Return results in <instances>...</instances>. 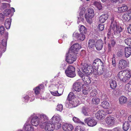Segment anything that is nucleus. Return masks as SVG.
<instances>
[{"mask_svg":"<svg viewBox=\"0 0 131 131\" xmlns=\"http://www.w3.org/2000/svg\"><path fill=\"white\" fill-rule=\"evenodd\" d=\"M61 120L60 116L58 114H55L51 119L52 124L47 122L44 125L45 130L47 131H52L55 128L57 129H59L61 127Z\"/></svg>","mask_w":131,"mask_h":131,"instance_id":"1","label":"nucleus"},{"mask_svg":"<svg viewBox=\"0 0 131 131\" xmlns=\"http://www.w3.org/2000/svg\"><path fill=\"white\" fill-rule=\"evenodd\" d=\"M118 76L121 81L125 82L130 78L131 71L127 70L121 71L118 73Z\"/></svg>","mask_w":131,"mask_h":131,"instance_id":"2","label":"nucleus"},{"mask_svg":"<svg viewBox=\"0 0 131 131\" xmlns=\"http://www.w3.org/2000/svg\"><path fill=\"white\" fill-rule=\"evenodd\" d=\"M81 69L83 73V74L88 75L90 73L93 72V68L91 66L88 65V64L84 62L82 63L81 66Z\"/></svg>","mask_w":131,"mask_h":131,"instance_id":"3","label":"nucleus"},{"mask_svg":"<svg viewBox=\"0 0 131 131\" xmlns=\"http://www.w3.org/2000/svg\"><path fill=\"white\" fill-rule=\"evenodd\" d=\"M110 29L114 31V34L115 35L120 34L122 31L121 27L119 26L118 23L114 21H112Z\"/></svg>","mask_w":131,"mask_h":131,"instance_id":"4","label":"nucleus"},{"mask_svg":"<svg viewBox=\"0 0 131 131\" xmlns=\"http://www.w3.org/2000/svg\"><path fill=\"white\" fill-rule=\"evenodd\" d=\"M77 54L72 52L71 50H69L67 54L66 61L69 63H72L75 61L77 58Z\"/></svg>","mask_w":131,"mask_h":131,"instance_id":"5","label":"nucleus"},{"mask_svg":"<svg viewBox=\"0 0 131 131\" xmlns=\"http://www.w3.org/2000/svg\"><path fill=\"white\" fill-rule=\"evenodd\" d=\"M38 117L40 122V126L43 128L45 124L49 121L48 117L45 114H43L39 115Z\"/></svg>","mask_w":131,"mask_h":131,"instance_id":"6","label":"nucleus"},{"mask_svg":"<svg viewBox=\"0 0 131 131\" xmlns=\"http://www.w3.org/2000/svg\"><path fill=\"white\" fill-rule=\"evenodd\" d=\"M75 68L72 66H69L65 70L66 75L70 77L73 78L75 76Z\"/></svg>","mask_w":131,"mask_h":131,"instance_id":"7","label":"nucleus"},{"mask_svg":"<svg viewBox=\"0 0 131 131\" xmlns=\"http://www.w3.org/2000/svg\"><path fill=\"white\" fill-rule=\"evenodd\" d=\"M84 122L88 125L90 127L95 126L97 124V121L94 118L90 117L85 118L84 119Z\"/></svg>","mask_w":131,"mask_h":131,"instance_id":"8","label":"nucleus"},{"mask_svg":"<svg viewBox=\"0 0 131 131\" xmlns=\"http://www.w3.org/2000/svg\"><path fill=\"white\" fill-rule=\"evenodd\" d=\"M8 34L7 32H5L4 33L5 39H3L2 41V47L0 46V51L1 52H4L5 51L7 45V41Z\"/></svg>","mask_w":131,"mask_h":131,"instance_id":"9","label":"nucleus"},{"mask_svg":"<svg viewBox=\"0 0 131 131\" xmlns=\"http://www.w3.org/2000/svg\"><path fill=\"white\" fill-rule=\"evenodd\" d=\"M103 63L101 60L99 59H96L93 61L92 64L93 66L92 67V68L94 70H97L100 64L102 66V65H103Z\"/></svg>","mask_w":131,"mask_h":131,"instance_id":"10","label":"nucleus"},{"mask_svg":"<svg viewBox=\"0 0 131 131\" xmlns=\"http://www.w3.org/2000/svg\"><path fill=\"white\" fill-rule=\"evenodd\" d=\"M78 74L84 82H85L87 84H89L91 83V78L88 76L84 75L81 72H79Z\"/></svg>","mask_w":131,"mask_h":131,"instance_id":"11","label":"nucleus"},{"mask_svg":"<svg viewBox=\"0 0 131 131\" xmlns=\"http://www.w3.org/2000/svg\"><path fill=\"white\" fill-rule=\"evenodd\" d=\"M84 86V85L81 82H79L75 83L73 85V89L75 91L79 92L81 91V87H83Z\"/></svg>","mask_w":131,"mask_h":131,"instance_id":"12","label":"nucleus"},{"mask_svg":"<svg viewBox=\"0 0 131 131\" xmlns=\"http://www.w3.org/2000/svg\"><path fill=\"white\" fill-rule=\"evenodd\" d=\"M106 114L104 111L100 110L97 111L96 113L95 116L97 119L100 120L103 119L105 117Z\"/></svg>","mask_w":131,"mask_h":131,"instance_id":"13","label":"nucleus"},{"mask_svg":"<svg viewBox=\"0 0 131 131\" xmlns=\"http://www.w3.org/2000/svg\"><path fill=\"white\" fill-rule=\"evenodd\" d=\"M127 66V62L125 60L122 59L119 61L118 64V67L119 69L122 70L125 68Z\"/></svg>","mask_w":131,"mask_h":131,"instance_id":"14","label":"nucleus"},{"mask_svg":"<svg viewBox=\"0 0 131 131\" xmlns=\"http://www.w3.org/2000/svg\"><path fill=\"white\" fill-rule=\"evenodd\" d=\"M31 123L32 125L36 126L38 125L40 126L39 118L36 115L34 116L31 120Z\"/></svg>","mask_w":131,"mask_h":131,"instance_id":"15","label":"nucleus"},{"mask_svg":"<svg viewBox=\"0 0 131 131\" xmlns=\"http://www.w3.org/2000/svg\"><path fill=\"white\" fill-rule=\"evenodd\" d=\"M81 48V46L79 44L75 43L72 45L69 50H71L72 52L77 54V51Z\"/></svg>","mask_w":131,"mask_h":131,"instance_id":"16","label":"nucleus"},{"mask_svg":"<svg viewBox=\"0 0 131 131\" xmlns=\"http://www.w3.org/2000/svg\"><path fill=\"white\" fill-rule=\"evenodd\" d=\"M63 130L65 131H71L73 129V126L71 124L64 123L62 126Z\"/></svg>","mask_w":131,"mask_h":131,"instance_id":"17","label":"nucleus"},{"mask_svg":"<svg viewBox=\"0 0 131 131\" xmlns=\"http://www.w3.org/2000/svg\"><path fill=\"white\" fill-rule=\"evenodd\" d=\"M103 43V41L101 40H99L96 42L95 47L96 49L98 50H100L102 49Z\"/></svg>","mask_w":131,"mask_h":131,"instance_id":"18","label":"nucleus"},{"mask_svg":"<svg viewBox=\"0 0 131 131\" xmlns=\"http://www.w3.org/2000/svg\"><path fill=\"white\" fill-rule=\"evenodd\" d=\"M104 66L103 65H102L101 69H100L99 70H93V72L92 73H93L94 74H98L99 75H101L104 72Z\"/></svg>","mask_w":131,"mask_h":131,"instance_id":"19","label":"nucleus"},{"mask_svg":"<svg viewBox=\"0 0 131 131\" xmlns=\"http://www.w3.org/2000/svg\"><path fill=\"white\" fill-rule=\"evenodd\" d=\"M24 128L25 131H34V127L30 124H25Z\"/></svg>","mask_w":131,"mask_h":131,"instance_id":"20","label":"nucleus"},{"mask_svg":"<svg viewBox=\"0 0 131 131\" xmlns=\"http://www.w3.org/2000/svg\"><path fill=\"white\" fill-rule=\"evenodd\" d=\"M108 17L107 14H103L100 16L99 18V21L101 23H103Z\"/></svg>","mask_w":131,"mask_h":131,"instance_id":"21","label":"nucleus"},{"mask_svg":"<svg viewBox=\"0 0 131 131\" xmlns=\"http://www.w3.org/2000/svg\"><path fill=\"white\" fill-rule=\"evenodd\" d=\"M82 113L85 116H89L90 115V110L89 109L84 107L82 108Z\"/></svg>","mask_w":131,"mask_h":131,"instance_id":"22","label":"nucleus"},{"mask_svg":"<svg viewBox=\"0 0 131 131\" xmlns=\"http://www.w3.org/2000/svg\"><path fill=\"white\" fill-rule=\"evenodd\" d=\"M125 57H129L131 55V47H127L125 48Z\"/></svg>","mask_w":131,"mask_h":131,"instance_id":"23","label":"nucleus"},{"mask_svg":"<svg viewBox=\"0 0 131 131\" xmlns=\"http://www.w3.org/2000/svg\"><path fill=\"white\" fill-rule=\"evenodd\" d=\"M114 118L111 116H109L107 117L106 120V123L108 125H112L114 123Z\"/></svg>","mask_w":131,"mask_h":131,"instance_id":"24","label":"nucleus"},{"mask_svg":"<svg viewBox=\"0 0 131 131\" xmlns=\"http://www.w3.org/2000/svg\"><path fill=\"white\" fill-rule=\"evenodd\" d=\"M127 99L125 96H122L119 97V102L121 104H123L125 103L127 101Z\"/></svg>","mask_w":131,"mask_h":131,"instance_id":"25","label":"nucleus"},{"mask_svg":"<svg viewBox=\"0 0 131 131\" xmlns=\"http://www.w3.org/2000/svg\"><path fill=\"white\" fill-rule=\"evenodd\" d=\"M11 22V19L10 18H7L4 24L5 26L7 29H8L10 28Z\"/></svg>","mask_w":131,"mask_h":131,"instance_id":"26","label":"nucleus"},{"mask_svg":"<svg viewBox=\"0 0 131 131\" xmlns=\"http://www.w3.org/2000/svg\"><path fill=\"white\" fill-rule=\"evenodd\" d=\"M130 125L128 121H125L123 123V130L125 131H127L129 128Z\"/></svg>","mask_w":131,"mask_h":131,"instance_id":"27","label":"nucleus"},{"mask_svg":"<svg viewBox=\"0 0 131 131\" xmlns=\"http://www.w3.org/2000/svg\"><path fill=\"white\" fill-rule=\"evenodd\" d=\"M118 9L120 13L124 12L127 10V7L126 5L123 4L121 7H118Z\"/></svg>","mask_w":131,"mask_h":131,"instance_id":"28","label":"nucleus"},{"mask_svg":"<svg viewBox=\"0 0 131 131\" xmlns=\"http://www.w3.org/2000/svg\"><path fill=\"white\" fill-rule=\"evenodd\" d=\"M61 90V92L60 93H58V91H55L51 92V93L52 95L54 96H59L62 94L63 91V90L62 89H59V91Z\"/></svg>","mask_w":131,"mask_h":131,"instance_id":"29","label":"nucleus"},{"mask_svg":"<svg viewBox=\"0 0 131 131\" xmlns=\"http://www.w3.org/2000/svg\"><path fill=\"white\" fill-rule=\"evenodd\" d=\"M110 86L112 89L115 88L117 86V84L115 80H111L110 81Z\"/></svg>","mask_w":131,"mask_h":131,"instance_id":"30","label":"nucleus"},{"mask_svg":"<svg viewBox=\"0 0 131 131\" xmlns=\"http://www.w3.org/2000/svg\"><path fill=\"white\" fill-rule=\"evenodd\" d=\"M44 86L43 85L41 84L40 85L36 87L35 89H34L35 93L36 94H38L39 93V91L40 89L43 88Z\"/></svg>","mask_w":131,"mask_h":131,"instance_id":"31","label":"nucleus"},{"mask_svg":"<svg viewBox=\"0 0 131 131\" xmlns=\"http://www.w3.org/2000/svg\"><path fill=\"white\" fill-rule=\"evenodd\" d=\"M125 89L126 91H128V95L130 96L131 95L129 94L130 93H131V84L128 83L126 84L125 85Z\"/></svg>","mask_w":131,"mask_h":131,"instance_id":"32","label":"nucleus"},{"mask_svg":"<svg viewBox=\"0 0 131 131\" xmlns=\"http://www.w3.org/2000/svg\"><path fill=\"white\" fill-rule=\"evenodd\" d=\"M116 114L117 115V116H119L121 117H125L127 113L125 111L122 110L120 111L119 112H117Z\"/></svg>","mask_w":131,"mask_h":131,"instance_id":"33","label":"nucleus"},{"mask_svg":"<svg viewBox=\"0 0 131 131\" xmlns=\"http://www.w3.org/2000/svg\"><path fill=\"white\" fill-rule=\"evenodd\" d=\"M85 17L87 22L91 24L92 22V18L93 16H89L87 14H85Z\"/></svg>","mask_w":131,"mask_h":131,"instance_id":"34","label":"nucleus"},{"mask_svg":"<svg viewBox=\"0 0 131 131\" xmlns=\"http://www.w3.org/2000/svg\"><path fill=\"white\" fill-rule=\"evenodd\" d=\"M69 105L70 106L72 105L70 107H69L71 108L72 107H74L78 106L77 102L73 99L72 100H70L69 101Z\"/></svg>","mask_w":131,"mask_h":131,"instance_id":"35","label":"nucleus"},{"mask_svg":"<svg viewBox=\"0 0 131 131\" xmlns=\"http://www.w3.org/2000/svg\"><path fill=\"white\" fill-rule=\"evenodd\" d=\"M92 102L93 104L96 105L98 104L100 102V99L97 97H94L92 99Z\"/></svg>","mask_w":131,"mask_h":131,"instance_id":"36","label":"nucleus"},{"mask_svg":"<svg viewBox=\"0 0 131 131\" xmlns=\"http://www.w3.org/2000/svg\"><path fill=\"white\" fill-rule=\"evenodd\" d=\"M101 105L103 108H107L109 107L110 104L107 101H104L102 102Z\"/></svg>","mask_w":131,"mask_h":131,"instance_id":"37","label":"nucleus"},{"mask_svg":"<svg viewBox=\"0 0 131 131\" xmlns=\"http://www.w3.org/2000/svg\"><path fill=\"white\" fill-rule=\"evenodd\" d=\"M93 4L99 10H100L102 9V6L101 3L97 2H95Z\"/></svg>","mask_w":131,"mask_h":131,"instance_id":"38","label":"nucleus"},{"mask_svg":"<svg viewBox=\"0 0 131 131\" xmlns=\"http://www.w3.org/2000/svg\"><path fill=\"white\" fill-rule=\"evenodd\" d=\"M122 18L124 20L127 21H128L130 20L128 14L127 13V12L124 13L122 15Z\"/></svg>","mask_w":131,"mask_h":131,"instance_id":"39","label":"nucleus"},{"mask_svg":"<svg viewBox=\"0 0 131 131\" xmlns=\"http://www.w3.org/2000/svg\"><path fill=\"white\" fill-rule=\"evenodd\" d=\"M95 42L94 40H89L88 42V47L90 48H92L93 47L95 44Z\"/></svg>","mask_w":131,"mask_h":131,"instance_id":"40","label":"nucleus"},{"mask_svg":"<svg viewBox=\"0 0 131 131\" xmlns=\"http://www.w3.org/2000/svg\"><path fill=\"white\" fill-rule=\"evenodd\" d=\"M88 15L94 16V13L93 9V8H90L88 9Z\"/></svg>","mask_w":131,"mask_h":131,"instance_id":"41","label":"nucleus"},{"mask_svg":"<svg viewBox=\"0 0 131 131\" xmlns=\"http://www.w3.org/2000/svg\"><path fill=\"white\" fill-rule=\"evenodd\" d=\"M80 30L81 34H85L86 32V28L83 25H81L80 26Z\"/></svg>","mask_w":131,"mask_h":131,"instance_id":"42","label":"nucleus"},{"mask_svg":"<svg viewBox=\"0 0 131 131\" xmlns=\"http://www.w3.org/2000/svg\"><path fill=\"white\" fill-rule=\"evenodd\" d=\"M125 43L130 46H131V38H126L124 40Z\"/></svg>","mask_w":131,"mask_h":131,"instance_id":"43","label":"nucleus"},{"mask_svg":"<svg viewBox=\"0 0 131 131\" xmlns=\"http://www.w3.org/2000/svg\"><path fill=\"white\" fill-rule=\"evenodd\" d=\"M73 120L75 123H80L82 125H85L84 123L83 122L81 121L77 117H74L73 118Z\"/></svg>","mask_w":131,"mask_h":131,"instance_id":"44","label":"nucleus"},{"mask_svg":"<svg viewBox=\"0 0 131 131\" xmlns=\"http://www.w3.org/2000/svg\"><path fill=\"white\" fill-rule=\"evenodd\" d=\"M75 97L74 94L72 92H70L68 95V99L69 101L72 100Z\"/></svg>","mask_w":131,"mask_h":131,"instance_id":"45","label":"nucleus"},{"mask_svg":"<svg viewBox=\"0 0 131 131\" xmlns=\"http://www.w3.org/2000/svg\"><path fill=\"white\" fill-rule=\"evenodd\" d=\"M11 11L10 9H7L4 10L3 13L5 16H8L11 13Z\"/></svg>","mask_w":131,"mask_h":131,"instance_id":"46","label":"nucleus"},{"mask_svg":"<svg viewBox=\"0 0 131 131\" xmlns=\"http://www.w3.org/2000/svg\"><path fill=\"white\" fill-rule=\"evenodd\" d=\"M85 38V35L81 33L80 34V35L79 36V38H78V40L81 41H83L84 40Z\"/></svg>","mask_w":131,"mask_h":131,"instance_id":"47","label":"nucleus"},{"mask_svg":"<svg viewBox=\"0 0 131 131\" xmlns=\"http://www.w3.org/2000/svg\"><path fill=\"white\" fill-rule=\"evenodd\" d=\"M84 129L81 126H77L76 127L75 131H84Z\"/></svg>","mask_w":131,"mask_h":131,"instance_id":"48","label":"nucleus"},{"mask_svg":"<svg viewBox=\"0 0 131 131\" xmlns=\"http://www.w3.org/2000/svg\"><path fill=\"white\" fill-rule=\"evenodd\" d=\"M63 109V106L61 104H59L57 106V111L61 112Z\"/></svg>","mask_w":131,"mask_h":131,"instance_id":"49","label":"nucleus"},{"mask_svg":"<svg viewBox=\"0 0 131 131\" xmlns=\"http://www.w3.org/2000/svg\"><path fill=\"white\" fill-rule=\"evenodd\" d=\"M97 92L95 90H93L90 94L91 97H95V96L97 94Z\"/></svg>","mask_w":131,"mask_h":131,"instance_id":"50","label":"nucleus"},{"mask_svg":"<svg viewBox=\"0 0 131 131\" xmlns=\"http://www.w3.org/2000/svg\"><path fill=\"white\" fill-rule=\"evenodd\" d=\"M89 88V87L87 86V88H86L85 89H84L83 90V93L85 94H88V92L90 91V90L89 89H88Z\"/></svg>","mask_w":131,"mask_h":131,"instance_id":"51","label":"nucleus"},{"mask_svg":"<svg viewBox=\"0 0 131 131\" xmlns=\"http://www.w3.org/2000/svg\"><path fill=\"white\" fill-rule=\"evenodd\" d=\"M5 29L4 27L3 26H1L0 27V34L3 35Z\"/></svg>","mask_w":131,"mask_h":131,"instance_id":"52","label":"nucleus"},{"mask_svg":"<svg viewBox=\"0 0 131 131\" xmlns=\"http://www.w3.org/2000/svg\"><path fill=\"white\" fill-rule=\"evenodd\" d=\"M80 35V34H79L78 32H74L73 34V37L77 39H78Z\"/></svg>","mask_w":131,"mask_h":131,"instance_id":"53","label":"nucleus"},{"mask_svg":"<svg viewBox=\"0 0 131 131\" xmlns=\"http://www.w3.org/2000/svg\"><path fill=\"white\" fill-rule=\"evenodd\" d=\"M33 96V94H31V95H30V96H26L25 97H24V98L26 101H27L29 100L30 98H31Z\"/></svg>","mask_w":131,"mask_h":131,"instance_id":"54","label":"nucleus"},{"mask_svg":"<svg viewBox=\"0 0 131 131\" xmlns=\"http://www.w3.org/2000/svg\"><path fill=\"white\" fill-rule=\"evenodd\" d=\"M98 28L100 30L102 31L104 29V26L103 24H99L98 26Z\"/></svg>","mask_w":131,"mask_h":131,"instance_id":"55","label":"nucleus"},{"mask_svg":"<svg viewBox=\"0 0 131 131\" xmlns=\"http://www.w3.org/2000/svg\"><path fill=\"white\" fill-rule=\"evenodd\" d=\"M84 20V19L83 16H79L78 17V23L79 22H80V21L83 22Z\"/></svg>","mask_w":131,"mask_h":131,"instance_id":"56","label":"nucleus"},{"mask_svg":"<svg viewBox=\"0 0 131 131\" xmlns=\"http://www.w3.org/2000/svg\"><path fill=\"white\" fill-rule=\"evenodd\" d=\"M84 13V9H81L80 10L79 13V16H83Z\"/></svg>","mask_w":131,"mask_h":131,"instance_id":"57","label":"nucleus"},{"mask_svg":"<svg viewBox=\"0 0 131 131\" xmlns=\"http://www.w3.org/2000/svg\"><path fill=\"white\" fill-rule=\"evenodd\" d=\"M4 19V17L2 13H0V20L3 21Z\"/></svg>","mask_w":131,"mask_h":131,"instance_id":"58","label":"nucleus"},{"mask_svg":"<svg viewBox=\"0 0 131 131\" xmlns=\"http://www.w3.org/2000/svg\"><path fill=\"white\" fill-rule=\"evenodd\" d=\"M123 52L121 51H119L117 53V55L119 57L122 56L123 55Z\"/></svg>","mask_w":131,"mask_h":131,"instance_id":"59","label":"nucleus"},{"mask_svg":"<svg viewBox=\"0 0 131 131\" xmlns=\"http://www.w3.org/2000/svg\"><path fill=\"white\" fill-rule=\"evenodd\" d=\"M65 64L64 63H63L60 66V68L61 70L64 69H65Z\"/></svg>","mask_w":131,"mask_h":131,"instance_id":"60","label":"nucleus"},{"mask_svg":"<svg viewBox=\"0 0 131 131\" xmlns=\"http://www.w3.org/2000/svg\"><path fill=\"white\" fill-rule=\"evenodd\" d=\"M127 30L129 33L131 34V25H129L127 28Z\"/></svg>","mask_w":131,"mask_h":131,"instance_id":"61","label":"nucleus"},{"mask_svg":"<svg viewBox=\"0 0 131 131\" xmlns=\"http://www.w3.org/2000/svg\"><path fill=\"white\" fill-rule=\"evenodd\" d=\"M112 65L113 67H115L116 66V65L115 59H112Z\"/></svg>","mask_w":131,"mask_h":131,"instance_id":"62","label":"nucleus"},{"mask_svg":"<svg viewBox=\"0 0 131 131\" xmlns=\"http://www.w3.org/2000/svg\"><path fill=\"white\" fill-rule=\"evenodd\" d=\"M127 14H128V16L129 18H130V19H131V10L128 11L127 12Z\"/></svg>","mask_w":131,"mask_h":131,"instance_id":"63","label":"nucleus"},{"mask_svg":"<svg viewBox=\"0 0 131 131\" xmlns=\"http://www.w3.org/2000/svg\"><path fill=\"white\" fill-rule=\"evenodd\" d=\"M111 45L114 46L115 44V42L113 40L111 41Z\"/></svg>","mask_w":131,"mask_h":131,"instance_id":"64","label":"nucleus"}]
</instances>
